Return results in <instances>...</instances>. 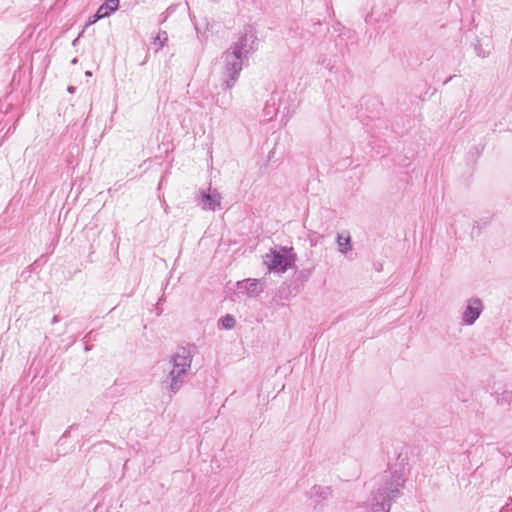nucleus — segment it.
<instances>
[{
    "mask_svg": "<svg viewBox=\"0 0 512 512\" xmlns=\"http://www.w3.org/2000/svg\"><path fill=\"white\" fill-rule=\"evenodd\" d=\"M258 49V37L251 26L244 27L239 37L222 54L224 86L231 89L237 83L241 71L248 65L250 56Z\"/></svg>",
    "mask_w": 512,
    "mask_h": 512,
    "instance_id": "f257e3e1",
    "label": "nucleus"
},
{
    "mask_svg": "<svg viewBox=\"0 0 512 512\" xmlns=\"http://www.w3.org/2000/svg\"><path fill=\"white\" fill-rule=\"evenodd\" d=\"M190 352L185 348L179 349L168 363L169 372L163 384L172 393H176L184 382V377L191 367Z\"/></svg>",
    "mask_w": 512,
    "mask_h": 512,
    "instance_id": "f03ea898",
    "label": "nucleus"
},
{
    "mask_svg": "<svg viewBox=\"0 0 512 512\" xmlns=\"http://www.w3.org/2000/svg\"><path fill=\"white\" fill-rule=\"evenodd\" d=\"M404 478L401 474H393L391 480L379 488L372 498V512H389L391 502L395 500L404 487Z\"/></svg>",
    "mask_w": 512,
    "mask_h": 512,
    "instance_id": "7ed1b4c3",
    "label": "nucleus"
},
{
    "mask_svg": "<svg viewBox=\"0 0 512 512\" xmlns=\"http://www.w3.org/2000/svg\"><path fill=\"white\" fill-rule=\"evenodd\" d=\"M297 256L292 247L275 246L265 254L263 263L269 271L285 273L295 266Z\"/></svg>",
    "mask_w": 512,
    "mask_h": 512,
    "instance_id": "20e7f679",
    "label": "nucleus"
},
{
    "mask_svg": "<svg viewBox=\"0 0 512 512\" xmlns=\"http://www.w3.org/2000/svg\"><path fill=\"white\" fill-rule=\"evenodd\" d=\"M484 305L481 299L473 297L466 301V305L461 314V324L472 326L483 312Z\"/></svg>",
    "mask_w": 512,
    "mask_h": 512,
    "instance_id": "39448f33",
    "label": "nucleus"
},
{
    "mask_svg": "<svg viewBox=\"0 0 512 512\" xmlns=\"http://www.w3.org/2000/svg\"><path fill=\"white\" fill-rule=\"evenodd\" d=\"M221 194L211 187L207 191H202L199 197V205L203 210L215 211L221 205Z\"/></svg>",
    "mask_w": 512,
    "mask_h": 512,
    "instance_id": "423d86ee",
    "label": "nucleus"
},
{
    "mask_svg": "<svg viewBox=\"0 0 512 512\" xmlns=\"http://www.w3.org/2000/svg\"><path fill=\"white\" fill-rule=\"evenodd\" d=\"M308 495L313 503L318 504L328 500L332 495V490L329 486L314 485Z\"/></svg>",
    "mask_w": 512,
    "mask_h": 512,
    "instance_id": "0eeeda50",
    "label": "nucleus"
},
{
    "mask_svg": "<svg viewBox=\"0 0 512 512\" xmlns=\"http://www.w3.org/2000/svg\"><path fill=\"white\" fill-rule=\"evenodd\" d=\"M237 287L240 291H246L249 296H256L263 290L258 279H246L239 281L237 283Z\"/></svg>",
    "mask_w": 512,
    "mask_h": 512,
    "instance_id": "6e6552de",
    "label": "nucleus"
},
{
    "mask_svg": "<svg viewBox=\"0 0 512 512\" xmlns=\"http://www.w3.org/2000/svg\"><path fill=\"white\" fill-rule=\"evenodd\" d=\"M119 0H106L96 12V19L108 17L118 9Z\"/></svg>",
    "mask_w": 512,
    "mask_h": 512,
    "instance_id": "1a4fd4ad",
    "label": "nucleus"
},
{
    "mask_svg": "<svg viewBox=\"0 0 512 512\" xmlns=\"http://www.w3.org/2000/svg\"><path fill=\"white\" fill-rule=\"evenodd\" d=\"M337 246L338 251L342 254H346L350 251L352 249L350 236L348 234H339L337 237Z\"/></svg>",
    "mask_w": 512,
    "mask_h": 512,
    "instance_id": "9d476101",
    "label": "nucleus"
},
{
    "mask_svg": "<svg viewBox=\"0 0 512 512\" xmlns=\"http://www.w3.org/2000/svg\"><path fill=\"white\" fill-rule=\"evenodd\" d=\"M168 41V34L166 31H160L153 40L154 45H158V49L164 47Z\"/></svg>",
    "mask_w": 512,
    "mask_h": 512,
    "instance_id": "9b49d317",
    "label": "nucleus"
},
{
    "mask_svg": "<svg viewBox=\"0 0 512 512\" xmlns=\"http://www.w3.org/2000/svg\"><path fill=\"white\" fill-rule=\"evenodd\" d=\"M221 323L225 329H232L235 326L236 321L233 316L226 315L221 319Z\"/></svg>",
    "mask_w": 512,
    "mask_h": 512,
    "instance_id": "f8f14e48",
    "label": "nucleus"
},
{
    "mask_svg": "<svg viewBox=\"0 0 512 512\" xmlns=\"http://www.w3.org/2000/svg\"><path fill=\"white\" fill-rule=\"evenodd\" d=\"M512 399V394L510 391H504L501 397H497V403L500 405L509 404Z\"/></svg>",
    "mask_w": 512,
    "mask_h": 512,
    "instance_id": "ddd939ff",
    "label": "nucleus"
},
{
    "mask_svg": "<svg viewBox=\"0 0 512 512\" xmlns=\"http://www.w3.org/2000/svg\"><path fill=\"white\" fill-rule=\"evenodd\" d=\"M98 20H99V19H96V14H95V15H93V16L89 19V21H88V23H87V24H88V25L94 24V23H95V22H97Z\"/></svg>",
    "mask_w": 512,
    "mask_h": 512,
    "instance_id": "4468645a",
    "label": "nucleus"
},
{
    "mask_svg": "<svg viewBox=\"0 0 512 512\" xmlns=\"http://www.w3.org/2000/svg\"><path fill=\"white\" fill-rule=\"evenodd\" d=\"M68 91H69L70 93H73V92H74V87H69V88H68Z\"/></svg>",
    "mask_w": 512,
    "mask_h": 512,
    "instance_id": "2eb2a0df",
    "label": "nucleus"
},
{
    "mask_svg": "<svg viewBox=\"0 0 512 512\" xmlns=\"http://www.w3.org/2000/svg\"><path fill=\"white\" fill-rule=\"evenodd\" d=\"M57 322V317L55 316L52 320V323H56Z\"/></svg>",
    "mask_w": 512,
    "mask_h": 512,
    "instance_id": "dca6fc26",
    "label": "nucleus"
}]
</instances>
